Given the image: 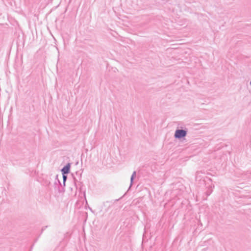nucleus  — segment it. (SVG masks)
<instances>
[{
    "instance_id": "1",
    "label": "nucleus",
    "mask_w": 251,
    "mask_h": 251,
    "mask_svg": "<svg viewBox=\"0 0 251 251\" xmlns=\"http://www.w3.org/2000/svg\"><path fill=\"white\" fill-rule=\"evenodd\" d=\"M187 132L186 130L178 129L176 130L174 136L176 139H180L186 136Z\"/></svg>"
},
{
    "instance_id": "2",
    "label": "nucleus",
    "mask_w": 251,
    "mask_h": 251,
    "mask_svg": "<svg viewBox=\"0 0 251 251\" xmlns=\"http://www.w3.org/2000/svg\"><path fill=\"white\" fill-rule=\"evenodd\" d=\"M71 164L70 163L67 164L64 167L61 169V172L62 174H68L70 171Z\"/></svg>"
},
{
    "instance_id": "3",
    "label": "nucleus",
    "mask_w": 251,
    "mask_h": 251,
    "mask_svg": "<svg viewBox=\"0 0 251 251\" xmlns=\"http://www.w3.org/2000/svg\"><path fill=\"white\" fill-rule=\"evenodd\" d=\"M136 176V172L134 171L131 176V177H130V183L129 188L132 186L133 183V180H134V178H135Z\"/></svg>"
},
{
    "instance_id": "4",
    "label": "nucleus",
    "mask_w": 251,
    "mask_h": 251,
    "mask_svg": "<svg viewBox=\"0 0 251 251\" xmlns=\"http://www.w3.org/2000/svg\"><path fill=\"white\" fill-rule=\"evenodd\" d=\"M67 175L66 174H62V176H63V185L64 186H65V182L67 180Z\"/></svg>"
},
{
    "instance_id": "5",
    "label": "nucleus",
    "mask_w": 251,
    "mask_h": 251,
    "mask_svg": "<svg viewBox=\"0 0 251 251\" xmlns=\"http://www.w3.org/2000/svg\"><path fill=\"white\" fill-rule=\"evenodd\" d=\"M48 227V226H43L42 229H41V234L43 233V232Z\"/></svg>"
},
{
    "instance_id": "6",
    "label": "nucleus",
    "mask_w": 251,
    "mask_h": 251,
    "mask_svg": "<svg viewBox=\"0 0 251 251\" xmlns=\"http://www.w3.org/2000/svg\"><path fill=\"white\" fill-rule=\"evenodd\" d=\"M210 194H211V192H209V191L206 192V194L207 196L210 195Z\"/></svg>"
},
{
    "instance_id": "7",
    "label": "nucleus",
    "mask_w": 251,
    "mask_h": 251,
    "mask_svg": "<svg viewBox=\"0 0 251 251\" xmlns=\"http://www.w3.org/2000/svg\"><path fill=\"white\" fill-rule=\"evenodd\" d=\"M57 181H58V183L61 185L60 181L58 179H57Z\"/></svg>"
},
{
    "instance_id": "8",
    "label": "nucleus",
    "mask_w": 251,
    "mask_h": 251,
    "mask_svg": "<svg viewBox=\"0 0 251 251\" xmlns=\"http://www.w3.org/2000/svg\"><path fill=\"white\" fill-rule=\"evenodd\" d=\"M57 177H58V175H56V179H57Z\"/></svg>"
},
{
    "instance_id": "9",
    "label": "nucleus",
    "mask_w": 251,
    "mask_h": 251,
    "mask_svg": "<svg viewBox=\"0 0 251 251\" xmlns=\"http://www.w3.org/2000/svg\"><path fill=\"white\" fill-rule=\"evenodd\" d=\"M201 251H205V249H203Z\"/></svg>"
},
{
    "instance_id": "10",
    "label": "nucleus",
    "mask_w": 251,
    "mask_h": 251,
    "mask_svg": "<svg viewBox=\"0 0 251 251\" xmlns=\"http://www.w3.org/2000/svg\"><path fill=\"white\" fill-rule=\"evenodd\" d=\"M119 200V199H117V200H116L115 201H118Z\"/></svg>"
}]
</instances>
